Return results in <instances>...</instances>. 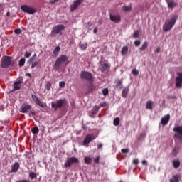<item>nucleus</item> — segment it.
Returning <instances> with one entry per match:
<instances>
[{
  "label": "nucleus",
  "instance_id": "45",
  "mask_svg": "<svg viewBox=\"0 0 182 182\" xmlns=\"http://www.w3.org/2000/svg\"><path fill=\"white\" fill-rule=\"evenodd\" d=\"M66 82H65V81H61L59 82V86L60 87H65V85Z\"/></svg>",
  "mask_w": 182,
  "mask_h": 182
},
{
  "label": "nucleus",
  "instance_id": "55",
  "mask_svg": "<svg viewBox=\"0 0 182 182\" xmlns=\"http://www.w3.org/2000/svg\"><path fill=\"white\" fill-rule=\"evenodd\" d=\"M93 32H94V33H97V27L94 28Z\"/></svg>",
  "mask_w": 182,
  "mask_h": 182
},
{
  "label": "nucleus",
  "instance_id": "21",
  "mask_svg": "<svg viewBox=\"0 0 182 182\" xmlns=\"http://www.w3.org/2000/svg\"><path fill=\"white\" fill-rule=\"evenodd\" d=\"M166 1H167L168 8H171V9H173V8H176V6H177V4H176V2H174L173 0H166Z\"/></svg>",
  "mask_w": 182,
  "mask_h": 182
},
{
  "label": "nucleus",
  "instance_id": "34",
  "mask_svg": "<svg viewBox=\"0 0 182 182\" xmlns=\"http://www.w3.org/2000/svg\"><path fill=\"white\" fill-rule=\"evenodd\" d=\"M114 126H119L120 124V118L117 117L113 121Z\"/></svg>",
  "mask_w": 182,
  "mask_h": 182
},
{
  "label": "nucleus",
  "instance_id": "4",
  "mask_svg": "<svg viewBox=\"0 0 182 182\" xmlns=\"http://www.w3.org/2000/svg\"><path fill=\"white\" fill-rule=\"evenodd\" d=\"M174 136L182 141V126L177 125L173 128Z\"/></svg>",
  "mask_w": 182,
  "mask_h": 182
},
{
  "label": "nucleus",
  "instance_id": "24",
  "mask_svg": "<svg viewBox=\"0 0 182 182\" xmlns=\"http://www.w3.org/2000/svg\"><path fill=\"white\" fill-rule=\"evenodd\" d=\"M122 11L123 12H130V11H132V4L124 6L122 7Z\"/></svg>",
  "mask_w": 182,
  "mask_h": 182
},
{
  "label": "nucleus",
  "instance_id": "36",
  "mask_svg": "<svg viewBox=\"0 0 182 182\" xmlns=\"http://www.w3.org/2000/svg\"><path fill=\"white\" fill-rule=\"evenodd\" d=\"M25 58H21L20 59L19 62H18V65L21 68H22V66H23V65H25Z\"/></svg>",
  "mask_w": 182,
  "mask_h": 182
},
{
  "label": "nucleus",
  "instance_id": "14",
  "mask_svg": "<svg viewBox=\"0 0 182 182\" xmlns=\"http://www.w3.org/2000/svg\"><path fill=\"white\" fill-rule=\"evenodd\" d=\"M22 83H23V78L21 77L18 79V80L14 82V90H19V89H21V85H22Z\"/></svg>",
  "mask_w": 182,
  "mask_h": 182
},
{
  "label": "nucleus",
  "instance_id": "31",
  "mask_svg": "<svg viewBox=\"0 0 182 182\" xmlns=\"http://www.w3.org/2000/svg\"><path fill=\"white\" fill-rule=\"evenodd\" d=\"M149 45L147 44V41H145L143 45L139 48V50H146V48Z\"/></svg>",
  "mask_w": 182,
  "mask_h": 182
},
{
  "label": "nucleus",
  "instance_id": "15",
  "mask_svg": "<svg viewBox=\"0 0 182 182\" xmlns=\"http://www.w3.org/2000/svg\"><path fill=\"white\" fill-rule=\"evenodd\" d=\"M31 98L35 102V103L38 105V106H40V107H43V108L45 107V105H43V103L41 102V100H39V98L36 95H32Z\"/></svg>",
  "mask_w": 182,
  "mask_h": 182
},
{
  "label": "nucleus",
  "instance_id": "32",
  "mask_svg": "<svg viewBox=\"0 0 182 182\" xmlns=\"http://www.w3.org/2000/svg\"><path fill=\"white\" fill-rule=\"evenodd\" d=\"M59 52H60V47L57 46L53 50V54L55 55V56H58V55H59Z\"/></svg>",
  "mask_w": 182,
  "mask_h": 182
},
{
  "label": "nucleus",
  "instance_id": "17",
  "mask_svg": "<svg viewBox=\"0 0 182 182\" xmlns=\"http://www.w3.org/2000/svg\"><path fill=\"white\" fill-rule=\"evenodd\" d=\"M36 54H34L31 58L28 60V63H31V69H33L35 67L37 66L38 63L36 61H34L36 59Z\"/></svg>",
  "mask_w": 182,
  "mask_h": 182
},
{
  "label": "nucleus",
  "instance_id": "6",
  "mask_svg": "<svg viewBox=\"0 0 182 182\" xmlns=\"http://www.w3.org/2000/svg\"><path fill=\"white\" fill-rule=\"evenodd\" d=\"M66 105V99H60L56 101V102H51V107L59 109L63 107Z\"/></svg>",
  "mask_w": 182,
  "mask_h": 182
},
{
  "label": "nucleus",
  "instance_id": "22",
  "mask_svg": "<svg viewBox=\"0 0 182 182\" xmlns=\"http://www.w3.org/2000/svg\"><path fill=\"white\" fill-rule=\"evenodd\" d=\"M128 53H129V47L128 46L122 47L121 50V54L122 55V56H126V55H127Z\"/></svg>",
  "mask_w": 182,
  "mask_h": 182
},
{
  "label": "nucleus",
  "instance_id": "28",
  "mask_svg": "<svg viewBox=\"0 0 182 182\" xmlns=\"http://www.w3.org/2000/svg\"><path fill=\"white\" fill-rule=\"evenodd\" d=\"M115 83H116V87H119L120 89H122V87H123V82H122V80H117L115 81Z\"/></svg>",
  "mask_w": 182,
  "mask_h": 182
},
{
  "label": "nucleus",
  "instance_id": "60",
  "mask_svg": "<svg viewBox=\"0 0 182 182\" xmlns=\"http://www.w3.org/2000/svg\"><path fill=\"white\" fill-rule=\"evenodd\" d=\"M98 23H100V25H102V20H100V21H98Z\"/></svg>",
  "mask_w": 182,
  "mask_h": 182
},
{
  "label": "nucleus",
  "instance_id": "5",
  "mask_svg": "<svg viewBox=\"0 0 182 182\" xmlns=\"http://www.w3.org/2000/svg\"><path fill=\"white\" fill-rule=\"evenodd\" d=\"M11 62H12V58L4 56L1 59V68L4 69H6V68H9L11 65Z\"/></svg>",
  "mask_w": 182,
  "mask_h": 182
},
{
  "label": "nucleus",
  "instance_id": "42",
  "mask_svg": "<svg viewBox=\"0 0 182 182\" xmlns=\"http://www.w3.org/2000/svg\"><path fill=\"white\" fill-rule=\"evenodd\" d=\"M140 32H139V31H136L134 33V38H139V35Z\"/></svg>",
  "mask_w": 182,
  "mask_h": 182
},
{
  "label": "nucleus",
  "instance_id": "30",
  "mask_svg": "<svg viewBox=\"0 0 182 182\" xmlns=\"http://www.w3.org/2000/svg\"><path fill=\"white\" fill-rule=\"evenodd\" d=\"M99 109H100V107L95 105L93 108H92V113L93 114H97L98 112H99Z\"/></svg>",
  "mask_w": 182,
  "mask_h": 182
},
{
  "label": "nucleus",
  "instance_id": "56",
  "mask_svg": "<svg viewBox=\"0 0 182 182\" xmlns=\"http://www.w3.org/2000/svg\"><path fill=\"white\" fill-rule=\"evenodd\" d=\"M142 164H145L146 166H147V161L146 160L142 161Z\"/></svg>",
  "mask_w": 182,
  "mask_h": 182
},
{
  "label": "nucleus",
  "instance_id": "23",
  "mask_svg": "<svg viewBox=\"0 0 182 182\" xmlns=\"http://www.w3.org/2000/svg\"><path fill=\"white\" fill-rule=\"evenodd\" d=\"M128 93H129V87H124L122 90V97H127Z\"/></svg>",
  "mask_w": 182,
  "mask_h": 182
},
{
  "label": "nucleus",
  "instance_id": "13",
  "mask_svg": "<svg viewBox=\"0 0 182 182\" xmlns=\"http://www.w3.org/2000/svg\"><path fill=\"white\" fill-rule=\"evenodd\" d=\"M182 86V73H178L176 78V87H181Z\"/></svg>",
  "mask_w": 182,
  "mask_h": 182
},
{
  "label": "nucleus",
  "instance_id": "33",
  "mask_svg": "<svg viewBox=\"0 0 182 182\" xmlns=\"http://www.w3.org/2000/svg\"><path fill=\"white\" fill-rule=\"evenodd\" d=\"M80 48L82 50H86V49H87V43H80Z\"/></svg>",
  "mask_w": 182,
  "mask_h": 182
},
{
  "label": "nucleus",
  "instance_id": "25",
  "mask_svg": "<svg viewBox=\"0 0 182 182\" xmlns=\"http://www.w3.org/2000/svg\"><path fill=\"white\" fill-rule=\"evenodd\" d=\"M146 109L148 110H151L153 109V101L149 100L146 102Z\"/></svg>",
  "mask_w": 182,
  "mask_h": 182
},
{
  "label": "nucleus",
  "instance_id": "9",
  "mask_svg": "<svg viewBox=\"0 0 182 182\" xmlns=\"http://www.w3.org/2000/svg\"><path fill=\"white\" fill-rule=\"evenodd\" d=\"M83 1L85 0H75L74 1L70 6V12H75L79 6H80V4H83Z\"/></svg>",
  "mask_w": 182,
  "mask_h": 182
},
{
  "label": "nucleus",
  "instance_id": "50",
  "mask_svg": "<svg viewBox=\"0 0 182 182\" xmlns=\"http://www.w3.org/2000/svg\"><path fill=\"white\" fill-rule=\"evenodd\" d=\"M134 164H139V159H136L133 160Z\"/></svg>",
  "mask_w": 182,
  "mask_h": 182
},
{
  "label": "nucleus",
  "instance_id": "26",
  "mask_svg": "<svg viewBox=\"0 0 182 182\" xmlns=\"http://www.w3.org/2000/svg\"><path fill=\"white\" fill-rule=\"evenodd\" d=\"M180 176L176 175L173 176V178L170 180L171 182H179L180 181Z\"/></svg>",
  "mask_w": 182,
  "mask_h": 182
},
{
  "label": "nucleus",
  "instance_id": "51",
  "mask_svg": "<svg viewBox=\"0 0 182 182\" xmlns=\"http://www.w3.org/2000/svg\"><path fill=\"white\" fill-rule=\"evenodd\" d=\"M154 52L155 53H159L160 52V47H157Z\"/></svg>",
  "mask_w": 182,
  "mask_h": 182
},
{
  "label": "nucleus",
  "instance_id": "11",
  "mask_svg": "<svg viewBox=\"0 0 182 182\" xmlns=\"http://www.w3.org/2000/svg\"><path fill=\"white\" fill-rule=\"evenodd\" d=\"M109 19L115 23H119L122 21V17L118 14H109Z\"/></svg>",
  "mask_w": 182,
  "mask_h": 182
},
{
  "label": "nucleus",
  "instance_id": "40",
  "mask_svg": "<svg viewBox=\"0 0 182 182\" xmlns=\"http://www.w3.org/2000/svg\"><path fill=\"white\" fill-rule=\"evenodd\" d=\"M173 156H177L178 154V148H175L173 151Z\"/></svg>",
  "mask_w": 182,
  "mask_h": 182
},
{
  "label": "nucleus",
  "instance_id": "19",
  "mask_svg": "<svg viewBox=\"0 0 182 182\" xmlns=\"http://www.w3.org/2000/svg\"><path fill=\"white\" fill-rule=\"evenodd\" d=\"M19 170V163L15 162L14 165L11 166V173H16Z\"/></svg>",
  "mask_w": 182,
  "mask_h": 182
},
{
  "label": "nucleus",
  "instance_id": "44",
  "mask_svg": "<svg viewBox=\"0 0 182 182\" xmlns=\"http://www.w3.org/2000/svg\"><path fill=\"white\" fill-rule=\"evenodd\" d=\"M32 54L31 53H29V52H28V51H26V53H25V55H24V56H25V58H31V55Z\"/></svg>",
  "mask_w": 182,
  "mask_h": 182
},
{
  "label": "nucleus",
  "instance_id": "43",
  "mask_svg": "<svg viewBox=\"0 0 182 182\" xmlns=\"http://www.w3.org/2000/svg\"><path fill=\"white\" fill-rule=\"evenodd\" d=\"M132 73L137 76V75H139V70H137V69H134L132 70Z\"/></svg>",
  "mask_w": 182,
  "mask_h": 182
},
{
  "label": "nucleus",
  "instance_id": "12",
  "mask_svg": "<svg viewBox=\"0 0 182 182\" xmlns=\"http://www.w3.org/2000/svg\"><path fill=\"white\" fill-rule=\"evenodd\" d=\"M81 79H86V80H92V73L86 71H82L80 75Z\"/></svg>",
  "mask_w": 182,
  "mask_h": 182
},
{
  "label": "nucleus",
  "instance_id": "57",
  "mask_svg": "<svg viewBox=\"0 0 182 182\" xmlns=\"http://www.w3.org/2000/svg\"><path fill=\"white\" fill-rule=\"evenodd\" d=\"M6 16H9L11 15V13H9V11H8L6 14Z\"/></svg>",
  "mask_w": 182,
  "mask_h": 182
},
{
  "label": "nucleus",
  "instance_id": "8",
  "mask_svg": "<svg viewBox=\"0 0 182 182\" xmlns=\"http://www.w3.org/2000/svg\"><path fill=\"white\" fill-rule=\"evenodd\" d=\"M77 163H79V159L75 156H72V157L67 159V161L64 164V166L66 168H68V167H70V166H72V164H77Z\"/></svg>",
  "mask_w": 182,
  "mask_h": 182
},
{
  "label": "nucleus",
  "instance_id": "47",
  "mask_svg": "<svg viewBox=\"0 0 182 182\" xmlns=\"http://www.w3.org/2000/svg\"><path fill=\"white\" fill-rule=\"evenodd\" d=\"M103 148V144L102 143H100L97 144V149H102Z\"/></svg>",
  "mask_w": 182,
  "mask_h": 182
},
{
  "label": "nucleus",
  "instance_id": "52",
  "mask_svg": "<svg viewBox=\"0 0 182 182\" xmlns=\"http://www.w3.org/2000/svg\"><path fill=\"white\" fill-rule=\"evenodd\" d=\"M99 156L98 157H97L95 160H94V161H95V163H96L97 164H99Z\"/></svg>",
  "mask_w": 182,
  "mask_h": 182
},
{
  "label": "nucleus",
  "instance_id": "29",
  "mask_svg": "<svg viewBox=\"0 0 182 182\" xmlns=\"http://www.w3.org/2000/svg\"><path fill=\"white\" fill-rule=\"evenodd\" d=\"M84 161L85 164H90L92 163V158L90 156H85Z\"/></svg>",
  "mask_w": 182,
  "mask_h": 182
},
{
  "label": "nucleus",
  "instance_id": "59",
  "mask_svg": "<svg viewBox=\"0 0 182 182\" xmlns=\"http://www.w3.org/2000/svg\"><path fill=\"white\" fill-rule=\"evenodd\" d=\"M26 76H29L31 77V73H28L26 74Z\"/></svg>",
  "mask_w": 182,
  "mask_h": 182
},
{
  "label": "nucleus",
  "instance_id": "39",
  "mask_svg": "<svg viewBox=\"0 0 182 182\" xmlns=\"http://www.w3.org/2000/svg\"><path fill=\"white\" fill-rule=\"evenodd\" d=\"M29 177L30 178H31V180H33L34 178H36V173H35L34 172H31L29 173Z\"/></svg>",
  "mask_w": 182,
  "mask_h": 182
},
{
  "label": "nucleus",
  "instance_id": "48",
  "mask_svg": "<svg viewBox=\"0 0 182 182\" xmlns=\"http://www.w3.org/2000/svg\"><path fill=\"white\" fill-rule=\"evenodd\" d=\"M107 105L106 102H102L100 103V107H106Z\"/></svg>",
  "mask_w": 182,
  "mask_h": 182
},
{
  "label": "nucleus",
  "instance_id": "2",
  "mask_svg": "<svg viewBox=\"0 0 182 182\" xmlns=\"http://www.w3.org/2000/svg\"><path fill=\"white\" fill-rule=\"evenodd\" d=\"M63 62H65L67 63H69V58H68V56L63 55L60 57H59L58 58H57L54 68H55L57 69V70H59V69H60V65H62V63H63Z\"/></svg>",
  "mask_w": 182,
  "mask_h": 182
},
{
  "label": "nucleus",
  "instance_id": "1",
  "mask_svg": "<svg viewBox=\"0 0 182 182\" xmlns=\"http://www.w3.org/2000/svg\"><path fill=\"white\" fill-rule=\"evenodd\" d=\"M177 19H178V16H177V14H174L170 19H167L163 26V30L164 32L171 31V29H173V26L176 25V22H177Z\"/></svg>",
  "mask_w": 182,
  "mask_h": 182
},
{
  "label": "nucleus",
  "instance_id": "20",
  "mask_svg": "<svg viewBox=\"0 0 182 182\" xmlns=\"http://www.w3.org/2000/svg\"><path fill=\"white\" fill-rule=\"evenodd\" d=\"M109 68H110V65L105 63L101 65L100 70L101 72H106V70H109Z\"/></svg>",
  "mask_w": 182,
  "mask_h": 182
},
{
  "label": "nucleus",
  "instance_id": "38",
  "mask_svg": "<svg viewBox=\"0 0 182 182\" xmlns=\"http://www.w3.org/2000/svg\"><path fill=\"white\" fill-rule=\"evenodd\" d=\"M102 94H103L104 96H107L109 95V89L104 88L102 90Z\"/></svg>",
  "mask_w": 182,
  "mask_h": 182
},
{
  "label": "nucleus",
  "instance_id": "18",
  "mask_svg": "<svg viewBox=\"0 0 182 182\" xmlns=\"http://www.w3.org/2000/svg\"><path fill=\"white\" fill-rule=\"evenodd\" d=\"M31 109H32V106L28 104H23L21 106L22 113H28Z\"/></svg>",
  "mask_w": 182,
  "mask_h": 182
},
{
  "label": "nucleus",
  "instance_id": "7",
  "mask_svg": "<svg viewBox=\"0 0 182 182\" xmlns=\"http://www.w3.org/2000/svg\"><path fill=\"white\" fill-rule=\"evenodd\" d=\"M21 11L23 12H26V14H29V15H32L36 12V9L33 7H31L28 5H23L21 6Z\"/></svg>",
  "mask_w": 182,
  "mask_h": 182
},
{
  "label": "nucleus",
  "instance_id": "3",
  "mask_svg": "<svg viewBox=\"0 0 182 182\" xmlns=\"http://www.w3.org/2000/svg\"><path fill=\"white\" fill-rule=\"evenodd\" d=\"M62 31H65V26L59 24L54 26L51 31V36H56V35H62Z\"/></svg>",
  "mask_w": 182,
  "mask_h": 182
},
{
  "label": "nucleus",
  "instance_id": "53",
  "mask_svg": "<svg viewBox=\"0 0 182 182\" xmlns=\"http://www.w3.org/2000/svg\"><path fill=\"white\" fill-rule=\"evenodd\" d=\"M17 182H31V181H29V180L24 179V180L18 181Z\"/></svg>",
  "mask_w": 182,
  "mask_h": 182
},
{
  "label": "nucleus",
  "instance_id": "54",
  "mask_svg": "<svg viewBox=\"0 0 182 182\" xmlns=\"http://www.w3.org/2000/svg\"><path fill=\"white\" fill-rule=\"evenodd\" d=\"M58 0H50V4H55Z\"/></svg>",
  "mask_w": 182,
  "mask_h": 182
},
{
  "label": "nucleus",
  "instance_id": "27",
  "mask_svg": "<svg viewBox=\"0 0 182 182\" xmlns=\"http://www.w3.org/2000/svg\"><path fill=\"white\" fill-rule=\"evenodd\" d=\"M173 166L174 168H178L180 167V161L177 160H173Z\"/></svg>",
  "mask_w": 182,
  "mask_h": 182
},
{
  "label": "nucleus",
  "instance_id": "46",
  "mask_svg": "<svg viewBox=\"0 0 182 182\" xmlns=\"http://www.w3.org/2000/svg\"><path fill=\"white\" fill-rule=\"evenodd\" d=\"M140 43H141V42L139 40L134 41L135 46H140Z\"/></svg>",
  "mask_w": 182,
  "mask_h": 182
},
{
  "label": "nucleus",
  "instance_id": "41",
  "mask_svg": "<svg viewBox=\"0 0 182 182\" xmlns=\"http://www.w3.org/2000/svg\"><path fill=\"white\" fill-rule=\"evenodd\" d=\"M15 33H16V35H21V33L22 32V31L21 30V28H17L14 31Z\"/></svg>",
  "mask_w": 182,
  "mask_h": 182
},
{
  "label": "nucleus",
  "instance_id": "58",
  "mask_svg": "<svg viewBox=\"0 0 182 182\" xmlns=\"http://www.w3.org/2000/svg\"><path fill=\"white\" fill-rule=\"evenodd\" d=\"M33 114H35V113L33 112H30V116H33Z\"/></svg>",
  "mask_w": 182,
  "mask_h": 182
},
{
  "label": "nucleus",
  "instance_id": "35",
  "mask_svg": "<svg viewBox=\"0 0 182 182\" xmlns=\"http://www.w3.org/2000/svg\"><path fill=\"white\" fill-rule=\"evenodd\" d=\"M31 132L33 134H38V133H39V128H38V127H36L31 129Z\"/></svg>",
  "mask_w": 182,
  "mask_h": 182
},
{
  "label": "nucleus",
  "instance_id": "37",
  "mask_svg": "<svg viewBox=\"0 0 182 182\" xmlns=\"http://www.w3.org/2000/svg\"><path fill=\"white\" fill-rule=\"evenodd\" d=\"M50 87H52V83L48 81L46 84V89H47L48 90H50Z\"/></svg>",
  "mask_w": 182,
  "mask_h": 182
},
{
  "label": "nucleus",
  "instance_id": "16",
  "mask_svg": "<svg viewBox=\"0 0 182 182\" xmlns=\"http://www.w3.org/2000/svg\"><path fill=\"white\" fill-rule=\"evenodd\" d=\"M168 122H170V114H168L161 118V124H162V126H166V124H168Z\"/></svg>",
  "mask_w": 182,
  "mask_h": 182
},
{
  "label": "nucleus",
  "instance_id": "10",
  "mask_svg": "<svg viewBox=\"0 0 182 182\" xmlns=\"http://www.w3.org/2000/svg\"><path fill=\"white\" fill-rule=\"evenodd\" d=\"M95 139H96V136L94 134H87L84 139L82 145L87 146V144H89L92 140H95Z\"/></svg>",
  "mask_w": 182,
  "mask_h": 182
},
{
  "label": "nucleus",
  "instance_id": "49",
  "mask_svg": "<svg viewBox=\"0 0 182 182\" xmlns=\"http://www.w3.org/2000/svg\"><path fill=\"white\" fill-rule=\"evenodd\" d=\"M122 153H129V149H122Z\"/></svg>",
  "mask_w": 182,
  "mask_h": 182
}]
</instances>
